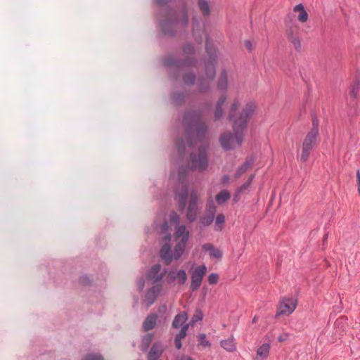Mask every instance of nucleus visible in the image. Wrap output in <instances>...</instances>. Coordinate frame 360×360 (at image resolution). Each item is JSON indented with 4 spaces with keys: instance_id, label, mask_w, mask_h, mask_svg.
<instances>
[{
    "instance_id": "nucleus-1",
    "label": "nucleus",
    "mask_w": 360,
    "mask_h": 360,
    "mask_svg": "<svg viewBox=\"0 0 360 360\" xmlns=\"http://www.w3.org/2000/svg\"><path fill=\"white\" fill-rule=\"evenodd\" d=\"M169 221L171 224L174 225V232L172 236L167 233L169 226L167 221L160 226L161 231L166 233L162 239V245L160 255L167 264L173 260H178L181 257L190 236V232L186 226L180 224V217L176 213L171 214Z\"/></svg>"
},
{
    "instance_id": "nucleus-2",
    "label": "nucleus",
    "mask_w": 360,
    "mask_h": 360,
    "mask_svg": "<svg viewBox=\"0 0 360 360\" xmlns=\"http://www.w3.org/2000/svg\"><path fill=\"white\" fill-rule=\"evenodd\" d=\"M240 105L238 99L231 103L229 117L233 121V134L226 133L220 139L222 147L226 150L239 147L243 140V131L247 127L248 120L255 112L256 105L253 102H248L238 115L236 111Z\"/></svg>"
},
{
    "instance_id": "nucleus-3",
    "label": "nucleus",
    "mask_w": 360,
    "mask_h": 360,
    "mask_svg": "<svg viewBox=\"0 0 360 360\" xmlns=\"http://www.w3.org/2000/svg\"><path fill=\"white\" fill-rule=\"evenodd\" d=\"M198 148V155L194 152L191 154L188 168H179L178 174L172 173L171 174L172 179L179 182L175 198L178 200L179 208L181 210L185 208L187 202L188 189L186 183L187 171L190 169L202 171L205 169L208 165L205 148H202L201 146H199Z\"/></svg>"
},
{
    "instance_id": "nucleus-4",
    "label": "nucleus",
    "mask_w": 360,
    "mask_h": 360,
    "mask_svg": "<svg viewBox=\"0 0 360 360\" xmlns=\"http://www.w3.org/2000/svg\"><path fill=\"white\" fill-rule=\"evenodd\" d=\"M183 123L186 128L188 138L189 139L188 141L189 147L193 148L194 143L190 140L191 134L195 131L196 137L198 141H200L207 132V127L205 124L201 122L198 113L195 112L186 113L184 117Z\"/></svg>"
},
{
    "instance_id": "nucleus-5",
    "label": "nucleus",
    "mask_w": 360,
    "mask_h": 360,
    "mask_svg": "<svg viewBox=\"0 0 360 360\" xmlns=\"http://www.w3.org/2000/svg\"><path fill=\"white\" fill-rule=\"evenodd\" d=\"M318 135V124L317 123H316L315 121H314L313 127L311 129V131L307 134L302 145L300 155V160L302 162H305L308 160L311 150H312L314 146L317 142Z\"/></svg>"
},
{
    "instance_id": "nucleus-6",
    "label": "nucleus",
    "mask_w": 360,
    "mask_h": 360,
    "mask_svg": "<svg viewBox=\"0 0 360 360\" xmlns=\"http://www.w3.org/2000/svg\"><path fill=\"white\" fill-rule=\"evenodd\" d=\"M291 21V16L288 15L285 18V22L288 24L286 37L295 50L300 51L302 49V43L299 34L300 27L297 23Z\"/></svg>"
},
{
    "instance_id": "nucleus-7",
    "label": "nucleus",
    "mask_w": 360,
    "mask_h": 360,
    "mask_svg": "<svg viewBox=\"0 0 360 360\" xmlns=\"http://www.w3.org/2000/svg\"><path fill=\"white\" fill-rule=\"evenodd\" d=\"M206 273L207 266L205 264L198 266L193 269L191 275L190 284V289L192 291H195L200 288Z\"/></svg>"
},
{
    "instance_id": "nucleus-8",
    "label": "nucleus",
    "mask_w": 360,
    "mask_h": 360,
    "mask_svg": "<svg viewBox=\"0 0 360 360\" xmlns=\"http://www.w3.org/2000/svg\"><path fill=\"white\" fill-rule=\"evenodd\" d=\"M297 302L295 298H283L278 304L277 309V316L291 314L296 309Z\"/></svg>"
},
{
    "instance_id": "nucleus-9",
    "label": "nucleus",
    "mask_w": 360,
    "mask_h": 360,
    "mask_svg": "<svg viewBox=\"0 0 360 360\" xmlns=\"http://www.w3.org/2000/svg\"><path fill=\"white\" fill-rule=\"evenodd\" d=\"M166 269H162L160 264H155L149 270L147 278L153 281V283L161 284L162 278L165 276Z\"/></svg>"
},
{
    "instance_id": "nucleus-10",
    "label": "nucleus",
    "mask_w": 360,
    "mask_h": 360,
    "mask_svg": "<svg viewBox=\"0 0 360 360\" xmlns=\"http://www.w3.org/2000/svg\"><path fill=\"white\" fill-rule=\"evenodd\" d=\"M186 280L187 274L184 269L172 270L167 275V282L168 283L176 282L178 285H184Z\"/></svg>"
},
{
    "instance_id": "nucleus-11",
    "label": "nucleus",
    "mask_w": 360,
    "mask_h": 360,
    "mask_svg": "<svg viewBox=\"0 0 360 360\" xmlns=\"http://www.w3.org/2000/svg\"><path fill=\"white\" fill-rule=\"evenodd\" d=\"M198 196L195 192H192L191 193V199L188 207L187 211V219L190 222H193L198 214Z\"/></svg>"
},
{
    "instance_id": "nucleus-12",
    "label": "nucleus",
    "mask_w": 360,
    "mask_h": 360,
    "mask_svg": "<svg viewBox=\"0 0 360 360\" xmlns=\"http://www.w3.org/2000/svg\"><path fill=\"white\" fill-rule=\"evenodd\" d=\"M162 289V284H155L153 285L146 292L143 302L147 307L153 304L156 300L158 295L160 294Z\"/></svg>"
},
{
    "instance_id": "nucleus-13",
    "label": "nucleus",
    "mask_w": 360,
    "mask_h": 360,
    "mask_svg": "<svg viewBox=\"0 0 360 360\" xmlns=\"http://www.w3.org/2000/svg\"><path fill=\"white\" fill-rule=\"evenodd\" d=\"M202 248L204 251L208 252L210 257L212 258L220 259L222 257L221 251L219 249L216 248L211 243H205L202 245Z\"/></svg>"
},
{
    "instance_id": "nucleus-14",
    "label": "nucleus",
    "mask_w": 360,
    "mask_h": 360,
    "mask_svg": "<svg viewBox=\"0 0 360 360\" xmlns=\"http://www.w3.org/2000/svg\"><path fill=\"white\" fill-rule=\"evenodd\" d=\"M293 12L298 14L297 18L299 22L304 23L308 20L309 15L302 4L295 6L293 7Z\"/></svg>"
},
{
    "instance_id": "nucleus-15",
    "label": "nucleus",
    "mask_w": 360,
    "mask_h": 360,
    "mask_svg": "<svg viewBox=\"0 0 360 360\" xmlns=\"http://www.w3.org/2000/svg\"><path fill=\"white\" fill-rule=\"evenodd\" d=\"M270 350L269 343L262 344L257 350V356L255 360H265L267 359Z\"/></svg>"
},
{
    "instance_id": "nucleus-16",
    "label": "nucleus",
    "mask_w": 360,
    "mask_h": 360,
    "mask_svg": "<svg viewBox=\"0 0 360 360\" xmlns=\"http://www.w3.org/2000/svg\"><path fill=\"white\" fill-rule=\"evenodd\" d=\"M220 345L222 348L229 352H233L236 350L235 339L233 336H230L226 340H221Z\"/></svg>"
},
{
    "instance_id": "nucleus-17",
    "label": "nucleus",
    "mask_w": 360,
    "mask_h": 360,
    "mask_svg": "<svg viewBox=\"0 0 360 360\" xmlns=\"http://www.w3.org/2000/svg\"><path fill=\"white\" fill-rule=\"evenodd\" d=\"M215 212H216V207L212 202L211 204L209 205V208H208L209 214L207 216H205V217H203L202 218H201V219H200L201 224L204 226L210 225L213 221Z\"/></svg>"
},
{
    "instance_id": "nucleus-18",
    "label": "nucleus",
    "mask_w": 360,
    "mask_h": 360,
    "mask_svg": "<svg viewBox=\"0 0 360 360\" xmlns=\"http://www.w3.org/2000/svg\"><path fill=\"white\" fill-rule=\"evenodd\" d=\"M156 321L157 315L153 314L148 315L143 323V327L144 330H149L153 329L156 324Z\"/></svg>"
},
{
    "instance_id": "nucleus-19",
    "label": "nucleus",
    "mask_w": 360,
    "mask_h": 360,
    "mask_svg": "<svg viewBox=\"0 0 360 360\" xmlns=\"http://www.w3.org/2000/svg\"><path fill=\"white\" fill-rule=\"evenodd\" d=\"M226 100V96L225 95H222L221 96H220L217 101L214 112V116L217 119L220 118L223 115L224 111L222 109V106L224 105Z\"/></svg>"
},
{
    "instance_id": "nucleus-20",
    "label": "nucleus",
    "mask_w": 360,
    "mask_h": 360,
    "mask_svg": "<svg viewBox=\"0 0 360 360\" xmlns=\"http://www.w3.org/2000/svg\"><path fill=\"white\" fill-rule=\"evenodd\" d=\"M187 320V314L185 312H181L177 314L173 321L172 326L174 328H179Z\"/></svg>"
},
{
    "instance_id": "nucleus-21",
    "label": "nucleus",
    "mask_w": 360,
    "mask_h": 360,
    "mask_svg": "<svg viewBox=\"0 0 360 360\" xmlns=\"http://www.w3.org/2000/svg\"><path fill=\"white\" fill-rule=\"evenodd\" d=\"M231 198L230 193L227 190H222L216 195V201L219 205H222Z\"/></svg>"
},
{
    "instance_id": "nucleus-22",
    "label": "nucleus",
    "mask_w": 360,
    "mask_h": 360,
    "mask_svg": "<svg viewBox=\"0 0 360 360\" xmlns=\"http://www.w3.org/2000/svg\"><path fill=\"white\" fill-rule=\"evenodd\" d=\"M253 164L252 160H247L236 171L235 174V177L239 178L243 174H244L248 169Z\"/></svg>"
},
{
    "instance_id": "nucleus-23",
    "label": "nucleus",
    "mask_w": 360,
    "mask_h": 360,
    "mask_svg": "<svg viewBox=\"0 0 360 360\" xmlns=\"http://www.w3.org/2000/svg\"><path fill=\"white\" fill-rule=\"evenodd\" d=\"M205 72H206L207 78L210 80L213 79V78L215 75V70H214V65L212 61L208 62L205 65Z\"/></svg>"
},
{
    "instance_id": "nucleus-24",
    "label": "nucleus",
    "mask_w": 360,
    "mask_h": 360,
    "mask_svg": "<svg viewBox=\"0 0 360 360\" xmlns=\"http://www.w3.org/2000/svg\"><path fill=\"white\" fill-rule=\"evenodd\" d=\"M198 5L203 15H208L210 14V6L207 1L205 0H199Z\"/></svg>"
},
{
    "instance_id": "nucleus-25",
    "label": "nucleus",
    "mask_w": 360,
    "mask_h": 360,
    "mask_svg": "<svg viewBox=\"0 0 360 360\" xmlns=\"http://www.w3.org/2000/svg\"><path fill=\"white\" fill-rule=\"evenodd\" d=\"M225 221V217L222 214H219L217 216L215 219V226L216 230L221 231L223 229V224Z\"/></svg>"
},
{
    "instance_id": "nucleus-26",
    "label": "nucleus",
    "mask_w": 360,
    "mask_h": 360,
    "mask_svg": "<svg viewBox=\"0 0 360 360\" xmlns=\"http://www.w3.org/2000/svg\"><path fill=\"white\" fill-rule=\"evenodd\" d=\"M198 347L201 348L208 347L211 345L210 342L206 339L205 334H200L198 336Z\"/></svg>"
},
{
    "instance_id": "nucleus-27",
    "label": "nucleus",
    "mask_w": 360,
    "mask_h": 360,
    "mask_svg": "<svg viewBox=\"0 0 360 360\" xmlns=\"http://www.w3.org/2000/svg\"><path fill=\"white\" fill-rule=\"evenodd\" d=\"M227 86V76L225 72H223L218 82V88L225 89Z\"/></svg>"
},
{
    "instance_id": "nucleus-28",
    "label": "nucleus",
    "mask_w": 360,
    "mask_h": 360,
    "mask_svg": "<svg viewBox=\"0 0 360 360\" xmlns=\"http://www.w3.org/2000/svg\"><path fill=\"white\" fill-rule=\"evenodd\" d=\"M152 340L153 335L150 334H147L143 338L141 345L143 351H146L148 349Z\"/></svg>"
},
{
    "instance_id": "nucleus-29",
    "label": "nucleus",
    "mask_w": 360,
    "mask_h": 360,
    "mask_svg": "<svg viewBox=\"0 0 360 360\" xmlns=\"http://www.w3.org/2000/svg\"><path fill=\"white\" fill-rule=\"evenodd\" d=\"M203 318V313L201 310L197 309L193 314L190 324H194L196 322L201 321Z\"/></svg>"
},
{
    "instance_id": "nucleus-30",
    "label": "nucleus",
    "mask_w": 360,
    "mask_h": 360,
    "mask_svg": "<svg viewBox=\"0 0 360 360\" xmlns=\"http://www.w3.org/2000/svg\"><path fill=\"white\" fill-rule=\"evenodd\" d=\"M175 20L167 18L165 22H160V27L165 34H170V32L166 29L167 25H172L175 22Z\"/></svg>"
},
{
    "instance_id": "nucleus-31",
    "label": "nucleus",
    "mask_w": 360,
    "mask_h": 360,
    "mask_svg": "<svg viewBox=\"0 0 360 360\" xmlns=\"http://www.w3.org/2000/svg\"><path fill=\"white\" fill-rule=\"evenodd\" d=\"M175 147L181 155L184 153L186 146L182 140H177L175 143Z\"/></svg>"
},
{
    "instance_id": "nucleus-32",
    "label": "nucleus",
    "mask_w": 360,
    "mask_h": 360,
    "mask_svg": "<svg viewBox=\"0 0 360 360\" xmlns=\"http://www.w3.org/2000/svg\"><path fill=\"white\" fill-rule=\"evenodd\" d=\"M188 326H189V324L184 325L181 328L180 332L176 335L175 338H179V340L184 339L186 336Z\"/></svg>"
},
{
    "instance_id": "nucleus-33",
    "label": "nucleus",
    "mask_w": 360,
    "mask_h": 360,
    "mask_svg": "<svg viewBox=\"0 0 360 360\" xmlns=\"http://www.w3.org/2000/svg\"><path fill=\"white\" fill-rule=\"evenodd\" d=\"M219 281V275L216 273H212L208 276L207 281L210 285L216 284Z\"/></svg>"
},
{
    "instance_id": "nucleus-34",
    "label": "nucleus",
    "mask_w": 360,
    "mask_h": 360,
    "mask_svg": "<svg viewBox=\"0 0 360 360\" xmlns=\"http://www.w3.org/2000/svg\"><path fill=\"white\" fill-rule=\"evenodd\" d=\"M82 360H103V359L99 354H89Z\"/></svg>"
},
{
    "instance_id": "nucleus-35",
    "label": "nucleus",
    "mask_w": 360,
    "mask_h": 360,
    "mask_svg": "<svg viewBox=\"0 0 360 360\" xmlns=\"http://www.w3.org/2000/svg\"><path fill=\"white\" fill-rule=\"evenodd\" d=\"M254 176H250L248 181L244 184L243 185H242L240 188H239V191L242 192L243 191L245 190L246 188H248V186L250 185V184L252 183V179H253Z\"/></svg>"
},
{
    "instance_id": "nucleus-36",
    "label": "nucleus",
    "mask_w": 360,
    "mask_h": 360,
    "mask_svg": "<svg viewBox=\"0 0 360 360\" xmlns=\"http://www.w3.org/2000/svg\"><path fill=\"white\" fill-rule=\"evenodd\" d=\"M184 81L186 84H193L194 82V77L193 75H188L184 76Z\"/></svg>"
},
{
    "instance_id": "nucleus-37",
    "label": "nucleus",
    "mask_w": 360,
    "mask_h": 360,
    "mask_svg": "<svg viewBox=\"0 0 360 360\" xmlns=\"http://www.w3.org/2000/svg\"><path fill=\"white\" fill-rule=\"evenodd\" d=\"M289 336H290L289 333H283L281 335L278 336V340L279 342H285L288 340Z\"/></svg>"
},
{
    "instance_id": "nucleus-38",
    "label": "nucleus",
    "mask_w": 360,
    "mask_h": 360,
    "mask_svg": "<svg viewBox=\"0 0 360 360\" xmlns=\"http://www.w3.org/2000/svg\"><path fill=\"white\" fill-rule=\"evenodd\" d=\"M184 25L187 24L188 18L186 12L184 11L181 12V19L180 20Z\"/></svg>"
},
{
    "instance_id": "nucleus-39",
    "label": "nucleus",
    "mask_w": 360,
    "mask_h": 360,
    "mask_svg": "<svg viewBox=\"0 0 360 360\" xmlns=\"http://www.w3.org/2000/svg\"><path fill=\"white\" fill-rule=\"evenodd\" d=\"M193 51V48L191 44H188L184 48V51L186 53H191Z\"/></svg>"
},
{
    "instance_id": "nucleus-40",
    "label": "nucleus",
    "mask_w": 360,
    "mask_h": 360,
    "mask_svg": "<svg viewBox=\"0 0 360 360\" xmlns=\"http://www.w3.org/2000/svg\"><path fill=\"white\" fill-rule=\"evenodd\" d=\"M359 89V85L356 84V86H353L352 91H351V94L355 97L356 96V92H357V90Z\"/></svg>"
},
{
    "instance_id": "nucleus-41",
    "label": "nucleus",
    "mask_w": 360,
    "mask_h": 360,
    "mask_svg": "<svg viewBox=\"0 0 360 360\" xmlns=\"http://www.w3.org/2000/svg\"><path fill=\"white\" fill-rule=\"evenodd\" d=\"M181 340H179V338H175V340H174L175 346L179 349L181 347Z\"/></svg>"
},
{
    "instance_id": "nucleus-42",
    "label": "nucleus",
    "mask_w": 360,
    "mask_h": 360,
    "mask_svg": "<svg viewBox=\"0 0 360 360\" xmlns=\"http://www.w3.org/2000/svg\"><path fill=\"white\" fill-rule=\"evenodd\" d=\"M155 2L160 5V6H162V5H165L167 3L168 0H155Z\"/></svg>"
},
{
    "instance_id": "nucleus-43",
    "label": "nucleus",
    "mask_w": 360,
    "mask_h": 360,
    "mask_svg": "<svg viewBox=\"0 0 360 360\" xmlns=\"http://www.w3.org/2000/svg\"><path fill=\"white\" fill-rule=\"evenodd\" d=\"M245 47L248 49V50H251L252 49V44L250 41H246L245 42Z\"/></svg>"
},
{
    "instance_id": "nucleus-44",
    "label": "nucleus",
    "mask_w": 360,
    "mask_h": 360,
    "mask_svg": "<svg viewBox=\"0 0 360 360\" xmlns=\"http://www.w3.org/2000/svg\"><path fill=\"white\" fill-rule=\"evenodd\" d=\"M138 285H139V288H140V290H142L144 287V281L143 280H140L139 282H138Z\"/></svg>"
},
{
    "instance_id": "nucleus-45",
    "label": "nucleus",
    "mask_w": 360,
    "mask_h": 360,
    "mask_svg": "<svg viewBox=\"0 0 360 360\" xmlns=\"http://www.w3.org/2000/svg\"><path fill=\"white\" fill-rule=\"evenodd\" d=\"M178 360H193V359L187 356H182Z\"/></svg>"
},
{
    "instance_id": "nucleus-46",
    "label": "nucleus",
    "mask_w": 360,
    "mask_h": 360,
    "mask_svg": "<svg viewBox=\"0 0 360 360\" xmlns=\"http://www.w3.org/2000/svg\"><path fill=\"white\" fill-rule=\"evenodd\" d=\"M172 64H173V63L170 62V59H167L165 61V65H171Z\"/></svg>"
},
{
    "instance_id": "nucleus-47",
    "label": "nucleus",
    "mask_w": 360,
    "mask_h": 360,
    "mask_svg": "<svg viewBox=\"0 0 360 360\" xmlns=\"http://www.w3.org/2000/svg\"><path fill=\"white\" fill-rule=\"evenodd\" d=\"M228 180H229V177L227 176H224L223 179H222V181H223V183L224 184H226L228 182Z\"/></svg>"
},
{
    "instance_id": "nucleus-48",
    "label": "nucleus",
    "mask_w": 360,
    "mask_h": 360,
    "mask_svg": "<svg viewBox=\"0 0 360 360\" xmlns=\"http://www.w3.org/2000/svg\"><path fill=\"white\" fill-rule=\"evenodd\" d=\"M356 177L358 180V184H360V172L358 171L356 173Z\"/></svg>"
},
{
    "instance_id": "nucleus-49",
    "label": "nucleus",
    "mask_w": 360,
    "mask_h": 360,
    "mask_svg": "<svg viewBox=\"0 0 360 360\" xmlns=\"http://www.w3.org/2000/svg\"><path fill=\"white\" fill-rule=\"evenodd\" d=\"M257 317H256V316H255V317L253 318V319H252V322H253V323H255V322L257 321Z\"/></svg>"
},
{
    "instance_id": "nucleus-50",
    "label": "nucleus",
    "mask_w": 360,
    "mask_h": 360,
    "mask_svg": "<svg viewBox=\"0 0 360 360\" xmlns=\"http://www.w3.org/2000/svg\"><path fill=\"white\" fill-rule=\"evenodd\" d=\"M358 191H359V195H360V183L358 184Z\"/></svg>"
},
{
    "instance_id": "nucleus-51",
    "label": "nucleus",
    "mask_w": 360,
    "mask_h": 360,
    "mask_svg": "<svg viewBox=\"0 0 360 360\" xmlns=\"http://www.w3.org/2000/svg\"><path fill=\"white\" fill-rule=\"evenodd\" d=\"M206 49H207V50H208V43H207V44H206Z\"/></svg>"
},
{
    "instance_id": "nucleus-52",
    "label": "nucleus",
    "mask_w": 360,
    "mask_h": 360,
    "mask_svg": "<svg viewBox=\"0 0 360 360\" xmlns=\"http://www.w3.org/2000/svg\"><path fill=\"white\" fill-rule=\"evenodd\" d=\"M200 89H201L202 91L204 90V89H203V87L202 86H200Z\"/></svg>"
}]
</instances>
